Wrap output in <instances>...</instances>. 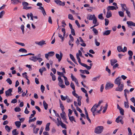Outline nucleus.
I'll use <instances>...</instances> for the list:
<instances>
[{
  "mask_svg": "<svg viewBox=\"0 0 135 135\" xmlns=\"http://www.w3.org/2000/svg\"><path fill=\"white\" fill-rule=\"evenodd\" d=\"M104 129L102 126H98L95 129L94 132L97 134H100L102 132Z\"/></svg>",
  "mask_w": 135,
  "mask_h": 135,
  "instance_id": "nucleus-1",
  "label": "nucleus"
},
{
  "mask_svg": "<svg viewBox=\"0 0 135 135\" xmlns=\"http://www.w3.org/2000/svg\"><path fill=\"white\" fill-rule=\"evenodd\" d=\"M117 50L119 52H125L127 51V48L125 46L124 47L123 49L121 46H117Z\"/></svg>",
  "mask_w": 135,
  "mask_h": 135,
  "instance_id": "nucleus-2",
  "label": "nucleus"
},
{
  "mask_svg": "<svg viewBox=\"0 0 135 135\" xmlns=\"http://www.w3.org/2000/svg\"><path fill=\"white\" fill-rule=\"evenodd\" d=\"M123 118V117L121 115L118 116L116 119L115 122L117 123L120 122L122 124L124 123V122L122 120Z\"/></svg>",
  "mask_w": 135,
  "mask_h": 135,
  "instance_id": "nucleus-3",
  "label": "nucleus"
},
{
  "mask_svg": "<svg viewBox=\"0 0 135 135\" xmlns=\"http://www.w3.org/2000/svg\"><path fill=\"white\" fill-rule=\"evenodd\" d=\"M121 78L120 77H118L115 80L114 82V83L118 85H120L122 84L121 83Z\"/></svg>",
  "mask_w": 135,
  "mask_h": 135,
  "instance_id": "nucleus-4",
  "label": "nucleus"
},
{
  "mask_svg": "<svg viewBox=\"0 0 135 135\" xmlns=\"http://www.w3.org/2000/svg\"><path fill=\"white\" fill-rule=\"evenodd\" d=\"M124 86L123 84H121L120 85H118V86L115 88V90L116 91H121L123 90Z\"/></svg>",
  "mask_w": 135,
  "mask_h": 135,
  "instance_id": "nucleus-5",
  "label": "nucleus"
},
{
  "mask_svg": "<svg viewBox=\"0 0 135 135\" xmlns=\"http://www.w3.org/2000/svg\"><path fill=\"white\" fill-rule=\"evenodd\" d=\"M60 54H56V58L58 59V61L59 62H60L63 56V54L61 52H60Z\"/></svg>",
  "mask_w": 135,
  "mask_h": 135,
  "instance_id": "nucleus-6",
  "label": "nucleus"
},
{
  "mask_svg": "<svg viewBox=\"0 0 135 135\" xmlns=\"http://www.w3.org/2000/svg\"><path fill=\"white\" fill-rule=\"evenodd\" d=\"M12 88L9 89L8 90L5 91L6 96L8 97L9 95H11V93L12 91Z\"/></svg>",
  "mask_w": 135,
  "mask_h": 135,
  "instance_id": "nucleus-7",
  "label": "nucleus"
},
{
  "mask_svg": "<svg viewBox=\"0 0 135 135\" xmlns=\"http://www.w3.org/2000/svg\"><path fill=\"white\" fill-rule=\"evenodd\" d=\"M54 2L57 5L59 6H64L65 5V2H62L59 0H55Z\"/></svg>",
  "mask_w": 135,
  "mask_h": 135,
  "instance_id": "nucleus-8",
  "label": "nucleus"
},
{
  "mask_svg": "<svg viewBox=\"0 0 135 135\" xmlns=\"http://www.w3.org/2000/svg\"><path fill=\"white\" fill-rule=\"evenodd\" d=\"M37 57L36 56H33L29 58V59L30 61H32L35 62L37 61Z\"/></svg>",
  "mask_w": 135,
  "mask_h": 135,
  "instance_id": "nucleus-9",
  "label": "nucleus"
},
{
  "mask_svg": "<svg viewBox=\"0 0 135 135\" xmlns=\"http://www.w3.org/2000/svg\"><path fill=\"white\" fill-rule=\"evenodd\" d=\"M45 42V41L43 40H42L39 42H35V43L37 44L39 46H42L46 44V43Z\"/></svg>",
  "mask_w": 135,
  "mask_h": 135,
  "instance_id": "nucleus-10",
  "label": "nucleus"
},
{
  "mask_svg": "<svg viewBox=\"0 0 135 135\" xmlns=\"http://www.w3.org/2000/svg\"><path fill=\"white\" fill-rule=\"evenodd\" d=\"M113 86L114 85L113 84H107L105 85V88L106 90H107L109 89L110 88H112Z\"/></svg>",
  "mask_w": 135,
  "mask_h": 135,
  "instance_id": "nucleus-11",
  "label": "nucleus"
},
{
  "mask_svg": "<svg viewBox=\"0 0 135 135\" xmlns=\"http://www.w3.org/2000/svg\"><path fill=\"white\" fill-rule=\"evenodd\" d=\"M107 11H109L110 10H116V8L113 6H109L107 8Z\"/></svg>",
  "mask_w": 135,
  "mask_h": 135,
  "instance_id": "nucleus-12",
  "label": "nucleus"
},
{
  "mask_svg": "<svg viewBox=\"0 0 135 135\" xmlns=\"http://www.w3.org/2000/svg\"><path fill=\"white\" fill-rule=\"evenodd\" d=\"M70 59L72 60L73 61L75 64H76L77 65H78L75 59L73 56L71 54H70Z\"/></svg>",
  "mask_w": 135,
  "mask_h": 135,
  "instance_id": "nucleus-13",
  "label": "nucleus"
},
{
  "mask_svg": "<svg viewBox=\"0 0 135 135\" xmlns=\"http://www.w3.org/2000/svg\"><path fill=\"white\" fill-rule=\"evenodd\" d=\"M38 8L42 11V12L44 16L46 15V13L45 10L43 7L40 6Z\"/></svg>",
  "mask_w": 135,
  "mask_h": 135,
  "instance_id": "nucleus-14",
  "label": "nucleus"
},
{
  "mask_svg": "<svg viewBox=\"0 0 135 135\" xmlns=\"http://www.w3.org/2000/svg\"><path fill=\"white\" fill-rule=\"evenodd\" d=\"M76 58L78 60V62L79 64L81 65V66L84 64V63H82L81 62V60L80 58L79 57V55L78 53H77L76 54Z\"/></svg>",
  "mask_w": 135,
  "mask_h": 135,
  "instance_id": "nucleus-15",
  "label": "nucleus"
},
{
  "mask_svg": "<svg viewBox=\"0 0 135 135\" xmlns=\"http://www.w3.org/2000/svg\"><path fill=\"white\" fill-rule=\"evenodd\" d=\"M127 23L128 26H135V23L132 21H127Z\"/></svg>",
  "mask_w": 135,
  "mask_h": 135,
  "instance_id": "nucleus-16",
  "label": "nucleus"
},
{
  "mask_svg": "<svg viewBox=\"0 0 135 135\" xmlns=\"http://www.w3.org/2000/svg\"><path fill=\"white\" fill-rule=\"evenodd\" d=\"M112 16V14L111 12L110 11H107V12L106 17L107 18H109L111 17Z\"/></svg>",
  "mask_w": 135,
  "mask_h": 135,
  "instance_id": "nucleus-17",
  "label": "nucleus"
},
{
  "mask_svg": "<svg viewBox=\"0 0 135 135\" xmlns=\"http://www.w3.org/2000/svg\"><path fill=\"white\" fill-rule=\"evenodd\" d=\"M111 30H107L103 33V35L104 36H107L109 35L110 33Z\"/></svg>",
  "mask_w": 135,
  "mask_h": 135,
  "instance_id": "nucleus-18",
  "label": "nucleus"
},
{
  "mask_svg": "<svg viewBox=\"0 0 135 135\" xmlns=\"http://www.w3.org/2000/svg\"><path fill=\"white\" fill-rule=\"evenodd\" d=\"M98 107L97 106V104H95L91 109V111L95 112L96 111Z\"/></svg>",
  "mask_w": 135,
  "mask_h": 135,
  "instance_id": "nucleus-19",
  "label": "nucleus"
},
{
  "mask_svg": "<svg viewBox=\"0 0 135 135\" xmlns=\"http://www.w3.org/2000/svg\"><path fill=\"white\" fill-rule=\"evenodd\" d=\"M111 64L112 66H113L114 64L117 62V60L115 59H111L110 60Z\"/></svg>",
  "mask_w": 135,
  "mask_h": 135,
  "instance_id": "nucleus-20",
  "label": "nucleus"
},
{
  "mask_svg": "<svg viewBox=\"0 0 135 135\" xmlns=\"http://www.w3.org/2000/svg\"><path fill=\"white\" fill-rule=\"evenodd\" d=\"M94 18V17L93 16V15H88L87 17V19L89 20H93Z\"/></svg>",
  "mask_w": 135,
  "mask_h": 135,
  "instance_id": "nucleus-21",
  "label": "nucleus"
},
{
  "mask_svg": "<svg viewBox=\"0 0 135 135\" xmlns=\"http://www.w3.org/2000/svg\"><path fill=\"white\" fill-rule=\"evenodd\" d=\"M100 75H99V76H97L96 77L92 79L91 80L93 81H97L98 80L100 79Z\"/></svg>",
  "mask_w": 135,
  "mask_h": 135,
  "instance_id": "nucleus-22",
  "label": "nucleus"
},
{
  "mask_svg": "<svg viewBox=\"0 0 135 135\" xmlns=\"http://www.w3.org/2000/svg\"><path fill=\"white\" fill-rule=\"evenodd\" d=\"M50 124V123H48L46 124L45 129L46 131H48L50 130L49 126Z\"/></svg>",
  "mask_w": 135,
  "mask_h": 135,
  "instance_id": "nucleus-23",
  "label": "nucleus"
},
{
  "mask_svg": "<svg viewBox=\"0 0 135 135\" xmlns=\"http://www.w3.org/2000/svg\"><path fill=\"white\" fill-rule=\"evenodd\" d=\"M15 124L18 128H19L21 125V123L20 121H16L15 122Z\"/></svg>",
  "mask_w": 135,
  "mask_h": 135,
  "instance_id": "nucleus-24",
  "label": "nucleus"
},
{
  "mask_svg": "<svg viewBox=\"0 0 135 135\" xmlns=\"http://www.w3.org/2000/svg\"><path fill=\"white\" fill-rule=\"evenodd\" d=\"M93 16L94 17V18L93 20V23L94 24H97L98 23H97V18L95 17V15H93Z\"/></svg>",
  "mask_w": 135,
  "mask_h": 135,
  "instance_id": "nucleus-25",
  "label": "nucleus"
},
{
  "mask_svg": "<svg viewBox=\"0 0 135 135\" xmlns=\"http://www.w3.org/2000/svg\"><path fill=\"white\" fill-rule=\"evenodd\" d=\"M60 119L58 118H57V125L58 126H59L60 123L62 122V121L61 120V118L60 117L59 118Z\"/></svg>",
  "mask_w": 135,
  "mask_h": 135,
  "instance_id": "nucleus-26",
  "label": "nucleus"
},
{
  "mask_svg": "<svg viewBox=\"0 0 135 135\" xmlns=\"http://www.w3.org/2000/svg\"><path fill=\"white\" fill-rule=\"evenodd\" d=\"M43 104L45 109V110H47L48 108L47 104L45 100H44L43 101Z\"/></svg>",
  "mask_w": 135,
  "mask_h": 135,
  "instance_id": "nucleus-27",
  "label": "nucleus"
},
{
  "mask_svg": "<svg viewBox=\"0 0 135 135\" xmlns=\"http://www.w3.org/2000/svg\"><path fill=\"white\" fill-rule=\"evenodd\" d=\"M11 3L13 4H17L18 3V0H11Z\"/></svg>",
  "mask_w": 135,
  "mask_h": 135,
  "instance_id": "nucleus-28",
  "label": "nucleus"
},
{
  "mask_svg": "<svg viewBox=\"0 0 135 135\" xmlns=\"http://www.w3.org/2000/svg\"><path fill=\"white\" fill-rule=\"evenodd\" d=\"M82 66L85 67L88 70H89L91 68V66H88L86 64L84 63Z\"/></svg>",
  "mask_w": 135,
  "mask_h": 135,
  "instance_id": "nucleus-29",
  "label": "nucleus"
},
{
  "mask_svg": "<svg viewBox=\"0 0 135 135\" xmlns=\"http://www.w3.org/2000/svg\"><path fill=\"white\" fill-rule=\"evenodd\" d=\"M59 102L60 104V108H61V110H64L65 108L64 107V106L62 104V102H61V100H59Z\"/></svg>",
  "mask_w": 135,
  "mask_h": 135,
  "instance_id": "nucleus-30",
  "label": "nucleus"
},
{
  "mask_svg": "<svg viewBox=\"0 0 135 135\" xmlns=\"http://www.w3.org/2000/svg\"><path fill=\"white\" fill-rule=\"evenodd\" d=\"M19 51L22 53H26L27 52V50L24 48H21Z\"/></svg>",
  "mask_w": 135,
  "mask_h": 135,
  "instance_id": "nucleus-31",
  "label": "nucleus"
},
{
  "mask_svg": "<svg viewBox=\"0 0 135 135\" xmlns=\"http://www.w3.org/2000/svg\"><path fill=\"white\" fill-rule=\"evenodd\" d=\"M16 131V129H14L12 131V133L13 135H17L18 134V133Z\"/></svg>",
  "mask_w": 135,
  "mask_h": 135,
  "instance_id": "nucleus-32",
  "label": "nucleus"
},
{
  "mask_svg": "<svg viewBox=\"0 0 135 135\" xmlns=\"http://www.w3.org/2000/svg\"><path fill=\"white\" fill-rule=\"evenodd\" d=\"M58 34L59 37L61 39L62 41H63L64 39L65 36H62V35L59 33H58Z\"/></svg>",
  "mask_w": 135,
  "mask_h": 135,
  "instance_id": "nucleus-33",
  "label": "nucleus"
},
{
  "mask_svg": "<svg viewBox=\"0 0 135 135\" xmlns=\"http://www.w3.org/2000/svg\"><path fill=\"white\" fill-rule=\"evenodd\" d=\"M61 99L62 100H65L67 98V97H68V96L66 95V96L64 97L62 95H61L60 96Z\"/></svg>",
  "mask_w": 135,
  "mask_h": 135,
  "instance_id": "nucleus-34",
  "label": "nucleus"
},
{
  "mask_svg": "<svg viewBox=\"0 0 135 135\" xmlns=\"http://www.w3.org/2000/svg\"><path fill=\"white\" fill-rule=\"evenodd\" d=\"M120 5L122 7V11L124 12L125 10L126 11V9H125L124 7H126V4H120Z\"/></svg>",
  "mask_w": 135,
  "mask_h": 135,
  "instance_id": "nucleus-35",
  "label": "nucleus"
},
{
  "mask_svg": "<svg viewBox=\"0 0 135 135\" xmlns=\"http://www.w3.org/2000/svg\"><path fill=\"white\" fill-rule=\"evenodd\" d=\"M5 129L8 132H10L11 129L10 127L7 125H6L5 126Z\"/></svg>",
  "mask_w": 135,
  "mask_h": 135,
  "instance_id": "nucleus-36",
  "label": "nucleus"
},
{
  "mask_svg": "<svg viewBox=\"0 0 135 135\" xmlns=\"http://www.w3.org/2000/svg\"><path fill=\"white\" fill-rule=\"evenodd\" d=\"M120 111V113L121 115H124V109L122 108L119 109Z\"/></svg>",
  "mask_w": 135,
  "mask_h": 135,
  "instance_id": "nucleus-37",
  "label": "nucleus"
},
{
  "mask_svg": "<svg viewBox=\"0 0 135 135\" xmlns=\"http://www.w3.org/2000/svg\"><path fill=\"white\" fill-rule=\"evenodd\" d=\"M124 107L126 108H128L129 107L128 103V102H124Z\"/></svg>",
  "mask_w": 135,
  "mask_h": 135,
  "instance_id": "nucleus-38",
  "label": "nucleus"
},
{
  "mask_svg": "<svg viewBox=\"0 0 135 135\" xmlns=\"http://www.w3.org/2000/svg\"><path fill=\"white\" fill-rule=\"evenodd\" d=\"M65 115L64 114H62V113L60 114V116L62 118V119L64 120V121L66 120V118L65 117Z\"/></svg>",
  "mask_w": 135,
  "mask_h": 135,
  "instance_id": "nucleus-39",
  "label": "nucleus"
},
{
  "mask_svg": "<svg viewBox=\"0 0 135 135\" xmlns=\"http://www.w3.org/2000/svg\"><path fill=\"white\" fill-rule=\"evenodd\" d=\"M126 13L127 15L130 18L131 17V14L130 12L128 11L127 9H126Z\"/></svg>",
  "mask_w": 135,
  "mask_h": 135,
  "instance_id": "nucleus-40",
  "label": "nucleus"
},
{
  "mask_svg": "<svg viewBox=\"0 0 135 135\" xmlns=\"http://www.w3.org/2000/svg\"><path fill=\"white\" fill-rule=\"evenodd\" d=\"M123 11H119L118 12V13L119 16L121 17H123L124 13Z\"/></svg>",
  "mask_w": 135,
  "mask_h": 135,
  "instance_id": "nucleus-41",
  "label": "nucleus"
},
{
  "mask_svg": "<svg viewBox=\"0 0 135 135\" xmlns=\"http://www.w3.org/2000/svg\"><path fill=\"white\" fill-rule=\"evenodd\" d=\"M36 120V118L35 117H34L33 119H29L28 122L30 123L31 122H34Z\"/></svg>",
  "mask_w": 135,
  "mask_h": 135,
  "instance_id": "nucleus-42",
  "label": "nucleus"
},
{
  "mask_svg": "<svg viewBox=\"0 0 135 135\" xmlns=\"http://www.w3.org/2000/svg\"><path fill=\"white\" fill-rule=\"evenodd\" d=\"M58 80L59 81V83H61V84L63 83V81L61 77L60 76H59L58 77Z\"/></svg>",
  "mask_w": 135,
  "mask_h": 135,
  "instance_id": "nucleus-43",
  "label": "nucleus"
},
{
  "mask_svg": "<svg viewBox=\"0 0 135 135\" xmlns=\"http://www.w3.org/2000/svg\"><path fill=\"white\" fill-rule=\"evenodd\" d=\"M71 77L72 80L73 81H75L76 80H77L76 78L73 75V74H71Z\"/></svg>",
  "mask_w": 135,
  "mask_h": 135,
  "instance_id": "nucleus-44",
  "label": "nucleus"
},
{
  "mask_svg": "<svg viewBox=\"0 0 135 135\" xmlns=\"http://www.w3.org/2000/svg\"><path fill=\"white\" fill-rule=\"evenodd\" d=\"M6 81L9 84V85H11L12 83V82L11 79L9 78H8L6 80Z\"/></svg>",
  "mask_w": 135,
  "mask_h": 135,
  "instance_id": "nucleus-45",
  "label": "nucleus"
},
{
  "mask_svg": "<svg viewBox=\"0 0 135 135\" xmlns=\"http://www.w3.org/2000/svg\"><path fill=\"white\" fill-rule=\"evenodd\" d=\"M28 55H31L32 56L35 55V54H34L32 53H29L28 54H25V55H21V56H26Z\"/></svg>",
  "mask_w": 135,
  "mask_h": 135,
  "instance_id": "nucleus-46",
  "label": "nucleus"
},
{
  "mask_svg": "<svg viewBox=\"0 0 135 135\" xmlns=\"http://www.w3.org/2000/svg\"><path fill=\"white\" fill-rule=\"evenodd\" d=\"M68 18L70 20H74V19L73 18V16L72 15L70 14H69L68 15Z\"/></svg>",
  "mask_w": 135,
  "mask_h": 135,
  "instance_id": "nucleus-47",
  "label": "nucleus"
},
{
  "mask_svg": "<svg viewBox=\"0 0 135 135\" xmlns=\"http://www.w3.org/2000/svg\"><path fill=\"white\" fill-rule=\"evenodd\" d=\"M48 54H49V56H53L54 54L55 53L53 51H51L48 52Z\"/></svg>",
  "mask_w": 135,
  "mask_h": 135,
  "instance_id": "nucleus-48",
  "label": "nucleus"
},
{
  "mask_svg": "<svg viewBox=\"0 0 135 135\" xmlns=\"http://www.w3.org/2000/svg\"><path fill=\"white\" fill-rule=\"evenodd\" d=\"M60 125L62 128L65 129H66V125L64 124L62 122L60 123Z\"/></svg>",
  "mask_w": 135,
  "mask_h": 135,
  "instance_id": "nucleus-49",
  "label": "nucleus"
},
{
  "mask_svg": "<svg viewBox=\"0 0 135 135\" xmlns=\"http://www.w3.org/2000/svg\"><path fill=\"white\" fill-rule=\"evenodd\" d=\"M98 18L101 20H103L104 18L103 17V14L102 13L98 15Z\"/></svg>",
  "mask_w": 135,
  "mask_h": 135,
  "instance_id": "nucleus-50",
  "label": "nucleus"
},
{
  "mask_svg": "<svg viewBox=\"0 0 135 135\" xmlns=\"http://www.w3.org/2000/svg\"><path fill=\"white\" fill-rule=\"evenodd\" d=\"M32 8V7H27V6H23V9H30Z\"/></svg>",
  "mask_w": 135,
  "mask_h": 135,
  "instance_id": "nucleus-51",
  "label": "nucleus"
},
{
  "mask_svg": "<svg viewBox=\"0 0 135 135\" xmlns=\"http://www.w3.org/2000/svg\"><path fill=\"white\" fill-rule=\"evenodd\" d=\"M14 109L16 112H19L21 110V109L19 107L15 108Z\"/></svg>",
  "mask_w": 135,
  "mask_h": 135,
  "instance_id": "nucleus-52",
  "label": "nucleus"
},
{
  "mask_svg": "<svg viewBox=\"0 0 135 135\" xmlns=\"http://www.w3.org/2000/svg\"><path fill=\"white\" fill-rule=\"evenodd\" d=\"M69 119L71 122H72L74 119V118L73 116H69Z\"/></svg>",
  "mask_w": 135,
  "mask_h": 135,
  "instance_id": "nucleus-53",
  "label": "nucleus"
},
{
  "mask_svg": "<svg viewBox=\"0 0 135 135\" xmlns=\"http://www.w3.org/2000/svg\"><path fill=\"white\" fill-rule=\"evenodd\" d=\"M22 4L24 6H26L28 5V3L26 2H23L22 3Z\"/></svg>",
  "mask_w": 135,
  "mask_h": 135,
  "instance_id": "nucleus-54",
  "label": "nucleus"
},
{
  "mask_svg": "<svg viewBox=\"0 0 135 135\" xmlns=\"http://www.w3.org/2000/svg\"><path fill=\"white\" fill-rule=\"evenodd\" d=\"M93 31L95 33V34L96 35H97L98 34V31L95 28H93Z\"/></svg>",
  "mask_w": 135,
  "mask_h": 135,
  "instance_id": "nucleus-55",
  "label": "nucleus"
},
{
  "mask_svg": "<svg viewBox=\"0 0 135 135\" xmlns=\"http://www.w3.org/2000/svg\"><path fill=\"white\" fill-rule=\"evenodd\" d=\"M105 26H107L109 24V20L108 19H105Z\"/></svg>",
  "mask_w": 135,
  "mask_h": 135,
  "instance_id": "nucleus-56",
  "label": "nucleus"
},
{
  "mask_svg": "<svg viewBox=\"0 0 135 135\" xmlns=\"http://www.w3.org/2000/svg\"><path fill=\"white\" fill-rule=\"evenodd\" d=\"M71 87L72 88L73 90L75 89V86L74 83L73 82H71L70 85Z\"/></svg>",
  "mask_w": 135,
  "mask_h": 135,
  "instance_id": "nucleus-57",
  "label": "nucleus"
},
{
  "mask_svg": "<svg viewBox=\"0 0 135 135\" xmlns=\"http://www.w3.org/2000/svg\"><path fill=\"white\" fill-rule=\"evenodd\" d=\"M45 88L44 85H41V92L42 93H44V91L45 90Z\"/></svg>",
  "mask_w": 135,
  "mask_h": 135,
  "instance_id": "nucleus-58",
  "label": "nucleus"
},
{
  "mask_svg": "<svg viewBox=\"0 0 135 135\" xmlns=\"http://www.w3.org/2000/svg\"><path fill=\"white\" fill-rule=\"evenodd\" d=\"M5 13V11H2L0 13V18H1L2 17L3 15Z\"/></svg>",
  "mask_w": 135,
  "mask_h": 135,
  "instance_id": "nucleus-59",
  "label": "nucleus"
},
{
  "mask_svg": "<svg viewBox=\"0 0 135 135\" xmlns=\"http://www.w3.org/2000/svg\"><path fill=\"white\" fill-rule=\"evenodd\" d=\"M21 28L22 30L23 34H24V26L23 25H21Z\"/></svg>",
  "mask_w": 135,
  "mask_h": 135,
  "instance_id": "nucleus-60",
  "label": "nucleus"
},
{
  "mask_svg": "<svg viewBox=\"0 0 135 135\" xmlns=\"http://www.w3.org/2000/svg\"><path fill=\"white\" fill-rule=\"evenodd\" d=\"M39 129L38 128H37L36 129H33V132L35 134L37 133Z\"/></svg>",
  "mask_w": 135,
  "mask_h": 135,
  "instance_id": "nucleus-61",
  "label": "nucleus"
},
{
  "mask_svg": "<svg viewBox=\"0 0 135 135\" xmlns=\"http://www.w3.org/2000/svg\"><path fill=\"white\" fill-rule=\"evenodd\" d=\"M95 45L97 46H99L100 44L99 42H98L97 41V39H95Z\"/></svg>",
  "mask_w": 135,
  "mask_h": 135,
  "instance_id": "nucleus-62",
  "label": "nucleus"
},
{
  "mask_svg": "<svg viewBox=\"0 0 135 135\" xmlns=\"http://www.w3.org/2000/svg\"><path fill=\"white\" fill-rule=\"evenodd\" d=\"M128 54L129 56H132L133 54L132 51L131 50H129L128 51Z\"/></svg>",
  "mask_w": 135,
  "mask_h": 135,
  "instance_id": "nucleus-63",
  "label": "nucleus"
},
{
  "mask_svg": "<svg viewBox=\"0 0 135 135\" xmlns=\"http://www.w3.org/2000/svg\"><path fill=\"white\" fill-rule=\"evenodd\" d=\"M130 107L132 111L135 112V108L131 105H130Z\"/></svg>",
  "mask_w": 135,
  "mask_h": 135,
  "instance_id": "nucleus-64",
  "label": "nucleus"
}]
</instances>
